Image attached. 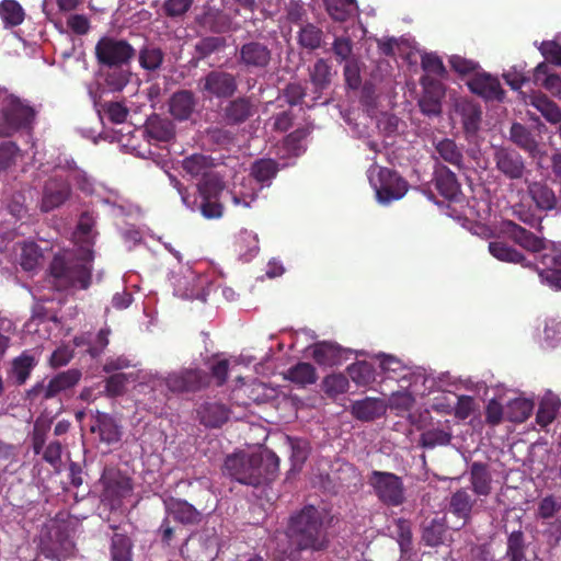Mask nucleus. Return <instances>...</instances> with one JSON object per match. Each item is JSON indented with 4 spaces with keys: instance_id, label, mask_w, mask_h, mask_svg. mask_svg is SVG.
Instances as JSON below:
<instances>
[{
    "instance_id": "obj_4",
    "label": "nucleus",
    "mask_w": 561,
    "mask_h": 561,
    "mask_svg": "<svg viewBox=\"0 0 561 561\" xmlns=\"http://www.w3.org/2000/svg\"><path fill=\"white\" fill-rule=\"evenodd\" d=\"M39 547L46 558L62 560L71 556L75 543L70 538L69 524L51 518L41 529Z\"/></svg>"
},
{
    "instance_id": "obj_13",
    "label": "nucleus",
    "mask_w": 561,
    "mask_h": 561,
    "mask_svg": "<svg viewBox=\"0 0 561 561\" xmlns=\"http://www.w3.org/2000/svg\"><path fill=\"white\" fill-rule=\"evenodd\" d=\"M492 159L495 170L506 180L519 181L529 173L525 158L512 147H494Z\"/></svg>"
},
{
    "instance_id": "obj_48",
    "label": "nucleus",
    "mask_w": 561,
    "mask_h": 561,
    "mask_svg": "<svg viewBox=\"0 0 561 561\" xmlns=\"http://www.w3.org/2000/svg\"><path fill=\"white\" fill-rule=\"evenodd\" d=\"M95 226V219L89 211H83L78 220L76 236L82 243L80 247H89L92 249L93 245V228Z\"/></svg>"
},
{
    "instance_id": "obj_20",
    "label": "nucleus",
    "mask_w": 561,
    "mask_h": 561,
    "mask_svg": "<svg viewBox=\"0 0 561 561\" xmlns=\"http://www.w3.org/2000/svg\"><path fill=\"white\" fill-rule=\"evenodd\" d=\"M255 112L252 99L242 95L227 102L222 107V119L229 126H237L245 123Z\"/></svg>"
},
{
    "instance_id": "obj_59",
    "label": "nucleus",
    "mask_w": 561,
    "mask_h": 561,
    "mask_svg": "<svg viewBox=\"0 0 561 561\" xmlns=\"http://www.w3.org/2000/svg\"><path fill=\"white\" fill-rule=\"evenodd\" d=\"M20 154V148L12 141H3L0 144V173L8 171Z\"/></svg>"
},
{
    "instance_id": "obj_9",
    "label": "nucleus",
    "mask_w": 561,
    "mask_h": 561,
    "mask_svg": "<svg viewBox=\"0 0 561 561\" xmlns=\"http://www.w3.org/2000/svg\"><path fill=\"white\" fill-rule=\"evenodd\" d=\"M236 60L245 72H266L273 60V53L265 42L250 39L237 47Z\"/></svg>"
},
{
    "instance_id": "obj_43",
    "label": "nucleus",
    "mask_w": 561,
    "mask_h": 561,
    "mask_svg": "<svg viewBox=\"0 0 561 561\" xmlns=\"http://www.w3.org/2000/svg\"><path fill=\"white\" fill-rule=\"evenodd\" d=\"M310 82L314 88V92H322L328 89L332 80V68L329 62L320 58L313 67L309 70Z\"/></svg>"
},
{
    "instance_id": "obj_54",
    "label": "nucleus",
    "mask_w": 561,
    "mask_h": 561,
    "mask_svg": "<svg viewBox=\"0 0 561 561\" xmlns=\"http://www.w3.org/2000/svg\"><path fill=\"white\" fill-rule=\"evenodd\" d=\"M226 46V39L219 36H206L195 45V53L198 59H205L210 55L220 51Z\"/></svg>"
},
{
    "instance_id": "obj_51",
    "label": "nucleus",
    "mask_w": 561,
    "mask_h": 561,
    "mask_svg": "<svg viewBox=\"0 0 561 561\" xmlns=\"http://www.w3.org/2000/svg\"><path fill=\"white\" fill-rule=\"evenodd\" d=\"M560 402L554 398H545L541 400L537 414L536 422L541 426L546 427L551 424L559 412Z\"/></svg>"
},
{
    "instance_id": "obj_53",
    "label": "nucleus",
    "mask_w": 561,
    "mask_h": 561,
    "mask_svg": "<svg viewBox=\"0 0 561 561\" xmlns=\"http://www.w3.org/2000/svg\"><path fill=\"white\" fill-rule=\"evenodd\" d=\"M325 7L333 20L344 22L350 18L352 11L357 8V3L356 0H325Z\"/></svg>"
},
{
    "instance_id": "obj_10",
    "label": "nucleus",
    "mask_w": 561,
    "mask_h": 561,
    "mask_svg": "<svg viewBox=\"0 0 561 561\" xmlns=\"http://www.w3.org/2000/svg\"><path fill=\"white\" fill-rule=\"evenodd\" d=\"M3 128L2 136H11L20 129L30 128L35 119V110L16 96L5 99L2 108Z\"/></svg>"
},
{
    "instance_id": "obj_3",
    "label": "nucleus",
    "mask_w": 561,
    "mask_h": 561,
    "mask_svg": "<svg viewBox=\"0 0 561 561\" xmlns=\"http://www.w3.org/2000/svg\"><path fill=\"white\" fill-rule=\"evenodd\" d=\"M288 538L299 550L320 551L327 548L328 540L323 530L322 513L313 505H307L289 519Z\"/></svg>"
},
{
    "instance_id": "obj_30",
    "label": "nucleus",
    "mask_w": 561,
    "mask_h": 561,
    "mask_svg": "<svg viewBox=\"0 0 561 561\" xmlns=\"http://www.w3.org/2000/svg\"><path fill=\"white\" fill-rule=\"evenodd\" d=\"M146 134L149 139L168 142L175 136L174 124L158 115H153L146 122Z\"/></svg>"
},
{
    "instance_id": "obj_32",
    "label": "nucleus",
    "mask_w": 561,
    "mask_h": 561,
    "mask_svg": "<svg viewBox=\"0 0 561 561\" xmlns=\"http://www.w3.org/2000/svg\"><path fill=\"white\" fill-rule=\"evenodd\" d=\"M278 171V162L271 158L257 159L250 167V175L261 184L262 187L270 186Z\"/></svg>"
},
{
    "instance_id": "obj_60",
    "label": "nucleus",
    "mask_w": 561,
    "mask_h": 561,
    "mask_svg": "<svg viewBox=\"0 0 561 561\" xmlns=\"http://www.w3.org/2000/svg\"><path fill=\"white\" fill-rule=\"evenodd\" d=\"M415 404L414 397L408 392H394L389 398V408L397 412V415H402L409 412Z\"/></svg>"
},
{
    "instance_id": "obj_42",
    "label": "nucleus",
    "mask_w": 561,
    "mask_h": 561,
    "mask_svg": "<svg viewBox=\"0 0 561 561\" xmlns=\"http://www.w3.org/2000/svg\"><path fill=\"white\" fill-rule=\"evenodd\" d=\"M0 18L5 28H12L23 23L25 12L16 0H2L0 2Z\"/></svg>"
},
{
    "instance_id": "obj_1",
    "label": "nucleus",
    "mask_w": 561,
    "mask_h": 561,
    "mask_svg": "<svg viewBox=\"0 0 561 561\" xmlns=\"http://www.w3.org/2000/svg\"><path fill=\"white\" fill-rule=\"evenodd\" d=\"M93 249L79 247L76 252L54 255L48 267L51 286L59 291L70 288L88 289L92 283Z\"/></svg>"
},
{
    "instance_id": "obj_57",
    "label": "nucleus",
    "mask_w": 561,
    "mask_h": 561,
    "mask_svg": "<svg viewBox=\"0 0 561 561\" xmlns=\"http://www.w3.org/2000/svg\"><path fill=\"white\" fill-rule=\"evenodd\" d=\"M183 169L192 176L203 175L206 176V171L209 169L210 163L208 157L204 154H192L183 160Z\"/></svg>"
},
{
    "instance_id": "obj_37",
    "label": "nucleus",
    "mask_w": 561,
    "mask_h": 561,
    "mask_svg": "<svg viewBox=\"0 0 561 561\" xmlns=\"http://www.w3.org/2000/svg\"><path fill=\"white\" fill-rule=\"evenodd\" d=\"M164 58V51L154 44H146L138 51L139 66L148 72L160 70Z\"/></svg>"
},
{
    "instance_id": "obj_31",
    "label": "nucleus",
    "mask_w": 561,
    "mask_h": 561,
    "mask_svg": "<svg viewBox=\"0 0 561 561\" xmlns=\"http://www.w3.org/2000/svg\"><path fill=\"white\" fill-rule=\"evenodd\" d=\"M453 438L451 427L446 421L442 427H430L420 435L419 444L426 449H433L438 446H447Z\"/></svg>"
},
{
    "instance_id": "obj_44",
    "label": "nucleus",
    "mask_w": 561,
    "mask_h": 561,
    "mask_svg": "<svg viewBox=\"0 0 561 561\" xmlns=\"http://www.w3.org/2000/svg\"><path fill=\"white\" fill-rule=\"evenodd\" d=\"M285 378L298 386L305 387L314 383L318 376L316 368L310 363L300 362L287 370Z\"/></svg>"
},
{
    "instance_id": "obj_55",
    "label": "nucleus",
    "mask_w": 561,
    "mask_h": 561,
    "mask_svg": "<svg viewBox=\"0 0 561 561\" xmlns=\"http://www.w3.org/2000/svg\"><path fill=\"white\" fill-rule=\"evenodd\" d=\"M534 404L530 400L518 398L508 404V419L515 423L525 422L531 414Z\"/></svg>"
},
{
    "instance_id": "obj_16",
    "label": "nucleus",
    "mask_w": 561,
    "mask_h": 561,
    "mask_svg": "<svg viewBox=\"0 0 561 561\" xmlns=\"http://www.w3.org/2000/svg\"><path fill=\"white\" fill-rule=\"evenodd\" d=\"M502 233L526 251L538 253L546 249V239L536 236L513 220H503L501 224Z\"/></svg>"
},
{
    "instance_id": "obj_46",
    "label": "nucleus",
    "mask_w": 561,
    "mask_h": 561,
    "mask_svg": "<svg viewBox=\"0 0 561 561\" xmlns=\"http://www.w3.org/2000/svg\"><path fill=\"white\" fill-rule=\"evenodd\" d=\"M435 150L445 162L450 163L459 170L463 168V154L453 139L444 138L438 141L435 145Z\"/></svg>"
},
{
    "instance_id": "obj_22",
    "label": "nucleus",
    "mask_w": 561,
    "mask_h": 561,
    "mask_svg": "<svg viewBox=\"0 0 561 561\" xmlns=\"http://www.w3.org/2000/svg\"><path fill=\"white\" fill-rule=\"evenodd\" d=\"M433 182L438 193L446 199L454 201L460 193L461 186L456 174L438 161L434 165Z\"/></svg>"
},
{
    "instance_id": "obj_5",
    "label": "nucleus",
    "mask_w": 561,
    "mask_h": 561,
    "mask_svg": "<svg viewBox=\"0 0 561 561\" xmlns=\"http://www.w3.org/2000/svg\"><path fill=\"white\" fill-rule=\"evenodd\" d=\"M153 387L165 386L174 394L196 393L210 385V375L202 368H181L167 377L152 379Z\"/></svg>"
},
{
    "instance_id": "obj_25",
    "label": "nucleus",
    "mask_w": 561,
    "mask_h": 561,
    "mask_svg": "<svg viewBox=\"0 0 561 561\" xmlns=\"http://www.w3.org/2000/svg\"><path fill=\"white\" fill-rule=\"evenodd\" d=\"M196 106V98L190 90H180L170 99L171 115L178 121H186L191 117Z\"/></svg>"
},
{
    "instance_id": "obj_62",
    "label": "nucleus",
    "mask_w": 561,
    "mask_h": 561,
    "mask_svg": "<svg viewBox=\"0 0 561 561\" xmlns=\"http://www.w3.org/2000/svg\"><path fill=\"white\" fill-rule=\"evenodd\" d=\"M127 376L123 373L111 375L105 380V392L108 397H118L125 392Z\"/></svg>"
},
{
    "instance_id": "obj_64",
    "label": "nucleus",
    "mask_w": 561,
    "mask_h": 561,
    "mask_svg": "<svg viewBox=\"0 0 561 561\" xmlns=\"http://www.w3.org/2000/svg\"><path fill=\"white\" fill-rule=\"evenodd\" d=\"M283 96L289 105H297L306 96V88L300 82H290L283 90Z\"/></svg>"
},
{
    "instance_id": "obj_52",
    "label": "nucleus",
    "mask_w": 561,
    "mask_h": 561,
    "mask_svg": "<svg viewBox=\"0 0 561 561\" xmlns=\"http://www.w3.org/2000/svg\"><path fill=\"white\" fill-rule=\"evenodd\" d=\"M323 32L313 24L302 26L298 33V43L304 48L314 50L321 46Z\"/></svg>"
},
{
    "instance_id": "obj_28",
    "label": "nucleus",
    "mask_w": 561,
    "mask_h": 561,
    "mask_svg": "<svg viewBox=\"0 0 561 561\" xmlns=\"http://www.w3.org/2000/svg\"><path fill=\"white\" fill-rule=\"evenodd\" d=\"M470 483L478 496H488L492 491V474L484 462L474 461L470 466Z\"/></svg>"
},
{
    "instance_id": "obj_17",
    "label": "nucleus",
    "mask_w": 561,
    "mask_h": 561,
    "mask_svg": "<svg viewBox=\"0 0 561 561\" xmlns=\"http://www.w3.org/2000/svg\"><path fill=\"white\" fill-rule=\"evenodd\" d=\"M196 419L207 428H219L226 424L231 411L228 405L219 401L207 400L196 408Z\"/></svg>"
},
{
    "instance_id": "obj_45",
    "label": "nucleus",
    "mask_w": 561,
    "mask_h": 561,
    "mask_svg": "<svg viewBox=\"0 0 561 561\" xmlns=\"http://www.w3.org/2000/svg\"><path fill=\"white\" fill-rule=\"evenodd\" d=\"M490 253L497 260L507 263H518L526 266V256L515 248L502 241H492L489 243Z\"/></svg>"
},
{
    "instance_id": "obj_50",
    "label": "nucleus",
    "mask_w": 561,
    "mask_h": 561,
    "mask_svg": "<svg viewBox=\"0 0 561 561\" xmlns=\"http://www.w3.org/2000/svg\"><path fill=\"white\" fill-rule=\"evenodd\" d=\"M197 190L202 199H220L225 183L216 175H206L197 185Z\"/></svg>"
},
{
    "instance_id": "obj_11",
    "label": "nucleus",
    "mask_w": 561,
    "mask_h": 561,
    "mask_svg": "<svg viewBox=\"0 0 561 561\" xmlns=\"http://www.w3.org/2000/svg\"><path fill=\"white\" fill-rule=\"evenodd\" d=\"M81 371L76 368L61 371L54 376L47 385L37 382L26 391V400L35 402L37 400H49L57 397L60 392L72 389L81 379Z\"/></svg>"
},
{
    "instance_id": "obj_14",
    "label": "nucleus",
    "mask_w": 561,
    "mask_h": 561,
    "mask_svg": "<svg viewBox=\"0 0 561 561\" xmlns=\"http://www.w3.org/2000/svg\"><path fill=\"white\" fill-rule=\"evenodd\" d=\"M204 94L216 99H230L238 91L236 75L225 70H211L201 79Z\"/></svg>"
},
{
    "instance_id": "obj_40",
    "label": "nucleus",
    "mask_w": 561,
    "mask_h": 561,
    "mask_svg": "<svg viewBox=\"0 0 561 561\" xmlns=\"http://www.w3.org/2000/svg\"><path fill=\"white\" fill-rule=\"evenodd\" d=\"M312 357L319 365L335 366L341 363V348L330 342L317 343L313 346Z\"/></svg>"
},
{
    "instance_id": "obj_63",
    "label": "nucleus",
    "mask_w": 561,
    "mask_h": 561,
    "mask_svg": "<svg viewBox=\"0 0 561 561\" xmlns=\"http://www.w3.org/2000/svg\"><path fill=\"white\" fill-rule=\"evenodd\" d=\"M203 24L214 33H222L229 30V22L219 12H207L203 16Z\"/></svg>"
},
{
    "instance_id": "obj_41",
    "label": "nucleus",
    "mask_w": 561,
    "mask_h": 561,
    "mask_svg": "<svg viewBox=\"0 0 561 561\" xmlns=\"http://www.w3.org/2000/svg\"><path fill=\"white\" fill-rule=\"evenodd\" d=\"M133 540L126 534L115 533L111 538V561H133Z\"/></svg>"
},
{
    "instance_id": "obj_35",
    "label": "nucleus",
    "mask_w": 561,
    "mask_h": 561,
    "mask_svg": "<svg viewBox=\"0 0 561 561\" xmlns=\"http://www.w3.org/2000/svg\"><path fill=\"white\" fill-rule=\"evenodd\" d=\"M422 83L425 87L424 94L419 100V106L423 114L425 115H438L442 112V89L440 84L437 82H432L431 88L426 87L425 79H422Z\"/></svg>"
},
{
    "instance_id": "obj_24",
    "label": "nucleus",
    "mask_w": 561,
    "mask_h": 561,
    "mask_svg": "<svg viewBox=\"0 0 561 561\" xmlns=\"http://www.w3.org/2000/svg\"><path fill=\"white\" fill-rule=\"evenodd\" d=\"M90 430L92 433H98L100 440L108 445L119 442L122 436L118 424L107 413L98 412Z\"/></svg>"
},
{
    "instance_id": "obj_39",
    "label": "nucleus",
    "mask_w": 561,
    "mask_h": 561,
    "mask_svg": "<svg viewBox=\"0 0 561 561\" xmlns=\"http://www.w3.org/2000/svg\"><path fill=\"white\" fill-rule=\"evenodd\" d=\"M37 360L30 351H24L12 360L11 373L15 382L22 386L30 378L32 370L36 367Z\"/></svg>"
},
{
    "instance_id": "obj_21",
    "label": "nucleus",
    "mask_w": 561,
    "mask_h": 561,
    "mask_svg": "<svg viewBox=\"0 0 561 561\" xmlns=\"http://www.w3.org/2000/svg\"><path fill=\"white\" fill-rule=\"evenodd\" d=\"M527 194L540 211L558 210L559 197L553 188L542 181H531L527 185Z\"/></svg>"
},
{
    "instance_id": "obj_2",
    "label": "nucleus",
    "mask_w": 561,
    "mask_h": 561,
    "mask_svg": "<svg viewBox=\"0 0 561 561\" xmlns=\"http://www.w3.org/2000/svg\"><path fill=\"white\" fill-rule=\"evenodd\" d=\"M277 469L278 458L274 454L264 461L261 454L239 453L227 456L222 472L241 484L257 486L272 481Z\"/></svg>"
},
{
    "instance_id": "obj_34",
    "label": "nucleus",
    "mask_w": 561,
    "mask_h": 561,
    "mask_svg": "<svg viewBox=\"0 0 561 561\" xmlns=\"http://www.w3.org/2000/svg\"><path fill=\"white\" fill-rule=\"evenodd\" d=\"M533 82L535 85L542 87L553 95L561 98V77L551 73L546 61L538 64L534 69Z\"/></svg>"
},
{
    "instance_id": "obj_12",
    "label": "nucleus",
    "mask_w": 561,
    "mask_h": 561,
    "mask_svg": "<svg viewBox=\"0 0 561 561\" xmlns=\"http://www.w3.org/2000/svg\"><path fill=\"white\" fill-rule=\"evenodd\" d=\"M370 182L375 186L379 203L390 204L401 199L409 190L408 182L394 170L378 168L376 180L370 175Z\"/></svg>"
},
{
    "instance_id": "obj_18",
    "label": "nucleus",
    "mask_w": 561,
    "mask_h": 561,
    "mask_svg": "<svg viewBox=\"0 0 561 561\" xmlns=\"http://www.w3.org/2000/svg\"><path fill=\"white\" fill-rule=\"evenodd\" d=\"M165 515L182 525H197L202 522V513L185 500L170 496L163 500Z\"/></svg>"
},
{
    "instance_id": "obj_61",
    "label": "nucleus",
    "mask_w": 561,
    "mask_h": 561,
    "mask_svg": "<svg viewBox=\"0 0 561 561\" xmlns=\"http://www.w3.org/2000/svg\"><path fill=\"white\" fill-rule=\"evenodd\" d=\"M193 3L192 0H165L162 4V11L168 18H182L191 10Z\"/></svg>"
},
{
    "instance_id": "obj_49",
    "label": "nucleus",
    "mask_w": 561,
    "mask_h": 561,
    "mask_svg": "<svg viewBox=\"0 0 561 561\" xmlns=\"http://www.w3.org/2000/svg\"><path fill=\"white\" fill-rule=\"evenodd\" d=\"M42 257L41 248L34 241H24L21 244L20 265L26 272L34 271Z\"/></svg>"
},
{
    "instance_id": "obj_6",
    "label": "nucleus",
    "mask_w": 561,
    "mask_h": 561,
    "mask_svg": "<svg viewBox=\"0 0 561 561\" xmlns=\"http://www.w3.org/2000/svg\"><path fill=\"white\" fill-rule=\"evenodd\" d=\"M374 494L386 506L397 507L405 502V488L401 477L393 472L373 470L367 480Z\"/></svg>"
},
{
    "instance_id": "obj_26",
    "label": "nucleus",
    "mask_w": 561,
    "mask_h": 561,
    "mask_svg": "<svg viewBox=\"0 0 561 561\" xmlns=\"http://www.w3.org/2000/svg\"><path fill=\"white\" fill-rule=\"evenodd\" d=\"M104 79V85L110 92H121L129 83L131 78L130 66H104L100 67Z\"/></svg>"
},
{
    "instance_id": "obj_15",
    "label": "nucleus",
    "mask_w": 561,
    "mask_h": 561,
    "mask_svg": "<svg viewBox=\"0 0 561 561\" xmlns=\"http://www.w3.org/2000/svg\"><path fill=\"white\" fill-rule=\"evenodd\" d=\"M71 195V186L68 180L59 176H50L43 186L39 209L49 213L62 206Z\"/></svg>"
},
{
    "instance_id": "obj_7",
    "label": "nucleus",
    "mask_w": 561,
    "mask_h": 561,
    "mask_svg": "<svg viewBox=\"0 0 561 561\" xmlns=\"http://www.w3.org/2000/svg\"><path fill=\"white\" fill-rule=\"evenodd\" d=\"M102 484L101 502L111 511L122 507L126 497L134 491L133 479L119 469H105L101 476Z\"/></svg>"
},
{
    "instance_id": "obj_19",
    "label": "nucleus",
    "mask_w": 561,
    "mask_h": 561,
    "mask_svg": "<svg viewBox=\"0 0 561 561\" xmlns=\"http://www.w3.org/2000/svg\"><path fill=\"white\" fill-rule=\"evenodd\" d=\"M468 88L486 101H503L505 91L496 77L486 72H477L469 81Z\"/></svg>"
},
{
    "instance_id": "obj_27",
    "label": "nucleus",
    "mask_w": 561,
    "mask_h": 561,
    "mask_svg": "<svg viewBox=\"0 0 561 561\" xmlns=\"http://www.w3.org/2000/svg\"><path fill=\"white\" fill-rule=\"evenodd\" d=\"M476 500L466 489H459L454 492L449 499L448 510L451 514L462 520L460 527H463L471 518V512Z\"/></svg>"
},
{
    "instance_id": "obj_56",
    "label": "nucleus",
    "mask_w": 561,
    "mask_h": 561,
    "mask_svg": "<svg viewBox=\"0 0 561 561\" xmlns=\"http://www.w3.org/2000/svg\"><path fill=\"white\" fill-rule=\"evenodd\" d=\"M351 379L358 386H367L374 380L373 366L367 362H357L347 368Z\"/></svg>"
},
{
    "instance_id": "obj_33",
    "label": "nucleus",
    "mask_w": 561,
    "mask_h": 561,
    "mask_svg": "<svg viewBox=\"0 0 561 561\" xmlns=\"http://www.w3.org/2000/svg\"><path fill=\"white\" fill-rule=\"evenodd\" d=\"M385 412L383 401L375 398H366L352 404V414L360 421H373L383 415Z\"/></svg>"
},
{
    "instance_id": "obj_29",
    "label": "nucleus",
    "mask_w": 561,
    "mask_h": 561,
    "mask_svg": "<svg viewBox=\"0 0 561 561\" xmlns=\"http://www.w3.org/2000/svg\"><path fill=\"white\" fill-rule=\"evenodd\" d=\"M456 111L461 116L465 133L468 136L476 135L482 119L481 107L471 101H461L457 103Z\"/></svg>"
},
{
    "instance_id": "obj_47",
    "label": "nucleus",
    "mask_w": 561,
    "mask_h": 561,
    "mask_svg": "<svg viewBox=\"0 0 561 561\" xmlns=\"http://www.w3.org/2000/svg\"><path fill=\"white\" fill-rule=\"evenodd\" d=\"M526 549L524 533L520 529L513 530L507 537L505 557L510 561H524Z\"/></svg>"
},
{
    "instance_id": "obj_38",
    "label": "nucleus",
    "mask_w": 561,
    "mask_h": 561,
    "mask_svg": "<svg viewBox=\"0 0 561 561\" xmlns=\"http://www.w3.org/2000/svg\"><path fill=\"white\" fill-rule=\"evenodd\" d=\"M529 104L534 106L540 114L551 124L561 123V108L550 100L547 95L538 93L530 96Z\"/></svg>"
},
{
    "instance_id": "obj_23",
    "label": "nucleus",
    "mask_w": 561,
    "mask_h": 561,
    "mask_svg": "<svg viewBox=\"0 0 561 561\" xmlns=\"http://www.w3.org/2000/svg\"><path fill=\"white\" fill-rule=\"evenodd\" d=\"M510 140L519 149L524 150L530 158L541 156L537 136L525 125L513 123L510 128Z\"/></svg>"
},
{
    "instance_id": "obj_36",
    "label": "nucleus",
    "mask_w": 561,
    "mask_h": 561,
    "mask_svg": "<svg viewBox=\"0 0 561 561\" xmlns=\"http://www.w3.org/2000/svg\"><path fill=\"white\" fill-rule=\"evenodd\" d=\"M448 527L444 518L435 517L426 522L422 529V541L428 547H438L444 543Z\"/></svg>"
},
{
    "instance_id": "obj_8",
    "label": "nucleus",
    "mask_w": 561,
    "mask_h": 561,
    "mask_svg": "<svg viewBox=\"0 0 561 561\" xmlns=\"http://www.w3.org/2000/svg\"><path fill=\"white\" fill-rule=\"evenodd\" d=\"M94 55L99 67L130 66L136 49L126 39L102 36L94 47Z\"/></svg>"
},
{
    "instance_id": "obj_58",
    "label": "nucleus",
    "mask_w": 561,
    "mask_h": 561,
    "mask_svg": "<svg viewBox=\"0 0 561 561\" xmlns=\"http://www.w3.org/2000/svg\"><path fill=\"white\" fill-rule=\"evenodd\" d=\"M322 386L329 397H335L347 391L348 379L343 374H332L323 379Z\"/></svg>"
}]
</instances>
